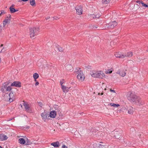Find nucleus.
I'll list each match as a JSON object with an SVG mask.
<instances>
[{"label":"nucleus","mask_w":148,"mask_h":148,"mask_svg":"<svg viewBox=\"0 0 148 148\" xmlns=\"http://www.w3.org/2000/svg\"><path fill=\"white\" fill-rule=\"evenodd\" d=\"M1 58H0V62H1Z\"/></svg>","instance_id":"nucleus-50"},{"label":"nucleus","mask_w":148,"mask_h":148,"mask_svg":"<svg viewBox=\"0 0 148 148\" xmlns=\"http://www.w3.org/2000/svg\"><path fill=\"white\" fill-rule=\"evenodd\" d=\"M141 3L142 5L143 6H145V7H147L148 6L147 5L145 4L142 1L141 2Z\"/></svg>","instance_id":"nucleus-33"},{"label":"nucleus","mask_w":148,"mask_h":148,"mask_svg":"<svg viewBox=\"0 0 148 148\" xmlns=\"http://www.w3.org/2000/svg\"><path fill=\"white\" fill-rule=\"evenodd\" d=\"M6 50V48L5 47H3V48L2 49L1 51L0 52V53H3Z\"/></svg>","instance_id":"nucleus-30"},{"label":"nucleus","mask_w":148,"mask_h":148,"mask_svg":"<svg viewBox=\"0 0 148 148\" xmlns=\"http://www.w3.org/2000/svg\"><path fill=\"white\" fill-rule=\"evenodd\" d=\"M55 109V110H53L50 112L49 114V117L54 118L56 116L57 112H58L59 114L61 113V109L58 106H56Z\"/></svg>","instance_id":"nucleus-2"},{"label":"nucleus","mask_w":148,"mask_h":148,"mask_svg":"<svg viewBox=\"0 0 148 148\" xmlns=\"http://www.w3.org/2000/svg\"><path fill=\"white\" fill-rule=\"evenodd\" d=\"M23 106H24L25 110L27 112H31L32 110L30 108L29 105L27 103L23 101Z\"/></svg>","instance_id":"nucleus-8"},{"label":"nucleus","mask_w":148,"mask_h":148,"mask_svg":"<svg viewBox=\"0 0 148 148\" xmlns=\"http://www.w3.org/2000/svg\"><path fill=\"white\" fill-rule=\"evenodd\" d=\"M30 4L32 6L36 5V3L35 0H30Z\"/></svg>","instance_id":"nucleus-23"},{"label":"nucleus","mask_w":148,"mask_h":148,"mask_svg":"<svg viewBox=\"0 0 148 148\" xmlns=\"http://www.w3.org/2000/svg\"><path fill=\"white\" fill-rule=\"evenodd\" d=\"M18 141L19 143L21 144H24L25 143V140L23 138H20L18 140Z\"/></svg>","instance_id":"nucleus-21"},{"label":"nucleus","mask_w":148,"mask_h":148,"mask_svg":"<svg viewBox=\"0 0 148 148\" xmlns=\"http://www.w3.org/2000/svg\"><path fill=\"white\" fill-rule=\"evenodd\" d=\"M114 55L116 58H118L122 59L124 58V54H122L121 52H116L115 53Z\"/></svg>","instance_id":"nucleus-11"},{"label":"nucleus","mask_w":148,"mask_h":148,"mask_svg":"<svg viewBox=\"0 0 148 148\" xmlns=\"http://www.w3.org/2000/svg\"><path fill=\"white\" fill-rule=\"evenodd\" d=\"M39 84V83L38 82H36L35 83V85L36 86H37Z\"/></svg>","instance_id":"nucleus-42"},{"label":"nucleus","mask_w":148,"mask_h":148,"mask_svg":"<svg viewBox=\"0 0 148 148\" xmlns=\"http://www.w3.org/2000/svg\"><path fill=\"white\" fill-rule=\"evenodd\" d=\"M61 87L63 91L64 92H68L70 88L66 87V86H62V87Z\"/></svg>","instance_id":"nucleus-17"},{"label":"nucleus","mask_w":148,"mask_h":148,"mask_svg":"<svg viewBox=\"0 0 148 148\" xmlns=\"http://www.w3.org/2000/svg\"><path fill=\"white\" fill-rule=\"evenodd\" d=\"M51 145L55 147H58L60 146V143L58 141H57L51 143Z\"/></svg>","instance_id":"nucleus-16"},{"label":"nucleus","mask_w":148,"mask_h":148,"mask_svg":"<svg viewBox=\"0 0 148 148\" xmlns=\"http://www.w3.org/2000/svg\"><path fill=\"white\" fill-rule=\"evenodd\" d=\"M77 77L79 81L81 82L83 81L85 79L84 75L83 72L81 71L79 72Z\"/></svg>","instance_id":"nucleus-7"},{"label":"nucleus","mask_w":148,"mask_h":148,"mask_svg":"<svg viewBox=\"0 0 148 148\" xmlns=\"http://www.w3.org/2000/svg\"><path fill=\"white\" fill-rule=\"evenodd\" d=\"M50 18V17H47V18H46V19L47 20H48V19H49Z\"/></svg>","instance_id":"nucleus-46"},{"label":"nucleus","mask_w":148,"mask_h":148,"mask_svg":"<svg viewBox=\"0 0 148 148\" xmlns=\"http://www.w3.org/2000/svg\"><path fill=\"white\" fill-rule=\"evenodd\" d=\"M39 76L38 74L36 73H35L33 74V77L34 79V81L35 82L36 81V79L38 78Z\"/></svg>","instance_id":"nucleus-22"},{"label":"nucleus","mask_w":148,"mask_h":148,"mask_svg":"<svg viewBox=\"0 0 148 148\" xmlns=\"http://www.w3.org/2000/svg\"><path fill=\"white\" fill-rule=\"evenodd\" d=\"M128 99L132 103L138 106L142 105L144 104L140 98L134 94L131 91L128 92L127 94Z\"/></svg>","instance_id":"nucleus-1"},{"label":"nucleus","mask_w":148,"mask_h":148,"mask_svg":"<svg viewBox=\"0 0 148 148\" xmlns=\"http://www.w3.org/2000/svg\"><path fill=\"white\" fill-rule=\"evenodd\" d=\"M110 1V0H102V3L103 5H106L109 3Z\"/></svg>","instance_id":"nucleus-24"},{"label":"nucleus","mask_w":148,"mask_h":148,"mask_svg":"<svg viewBox=\"0 0 148 148\" xmlns=\"http://www.w3.org/2000/svg\"><path fill=\"white\" fill-rule=\"evenodd\" d=\"M58 50L60 51H63V49L62 47L60 46H59L58 47Z\"/></svg>","instance_id":"nucleus-32"},{"label":"nucleus","mask_w":148,"mask_h":148,"mask_svg":"<svg viewBox=\"0 0 148 148\" xmlns=\"http://www.w3.org/2000/svg\"><path fill=\"white\" fill-rule=\"evenodd\" d=\"M77 13L79 15H81L82 14V7L80 5L77 6L76 8Z\"/></svg>","instance_id":"nucleus-9"},{"label":"nucleus","mask_w":148,"mask_h":148,"mask_svg":"<svg viewBox=\"0 0 148 148\" xmlns=\"http://www.w3.org/2000/svg\"><path fill=\"white\" fill-rule=\"evenodd\" d=\"M14 5H12L9 8L10 10L11 13H14L16 11H18V10H16L14 8H13Z\"/></svg>","instance_id":"nucleus-19"},{"label":"nucleus","mask_w":148,"mask_h":148,"mask_svg":"<svg viewBox=\"0 0 148 148\" xmlns=\"http://www.w3.org/2000/svg\"><path fill=\"white\" fill-rule=\"evenodd\" d=\"M60 83L61 86L62 87V86H64V85H62L63 83L62 82H60Z\"/></svg>","instance_id":"nucleus-44"},{"label":"nucleus","mask_w":148,"mask_h":148,"mask_svg":"<svg viewBox=\"0 0 148 148\" xmlns=\"http://www.w3.org/2000/svg\"><path fill=\"white\" fill-rule=\"evenodd\" d=\"M134 112V108L132 107H129L128 111V113L129 114H132Z\"/></svg>","instance_id":"nucleus-18"},{"label":"nucleus","mask_w":148,"mask_h":148,"mask_svg":"<svg viewBox=\"0 0 148 148\" xmlns=\"http://www.w3.org/2000/svg\"><path fill=\"white\" fill-rule=\"evenodd\" d=\"M21 0L23 1H28L29 0Z\"/></svg>","instance_id":"nucleus-47"},{"label":"nucleus","mask_w":148,"mask_h":148,"mask_svg":"<svg viewBox=\"0 0 148 148\" xmlns=\"http://www.w3.org/2000/svg\"><path fill=\"white\" fill-rule=\"evenodd\" d=\"M42 119L45 122L49 119V115L46 112L44 111L41 114Z\"/></svg>","instance_id":"nucleus-6"},{"label":"nucleus","mask_w":148,"mask_h":148,"mask_svg":"<svg viewBox=\"0 0 148 148\" xmlns=\"http://www.w3.org/2000/svg\"><path fill=\"white\" fill-rule=\"evenodd\" d=\"M91 75L93 77H97V71H93L91 72L90 73Z\"/></svg>","instance_id":"nucleus-20"},{"label":"nucleus","mask_w":148,"mask_h":148,"mask_svg":"<svg viewBox=\"0 0 148 148\" xmlns=\"http://www.w3.org/2000/svg\"><path fill=\"white\" fill-rule=\"evenodd\" d=\"M66 68L67 70H71L72 69V66L71 65H67L66 66Z\"/></svg>","instance_id":"nucleus-25"},{"label":"nucleus","mask_w":148,"mask_h":148,"mask_svg":"<svg viewBox=\"0 0 148 148\" xmlns=\"http://www.w3.org/2000/svg\"><path fill=\"white\" fill-rule=\"evenodd\" d=\"M57 18H58V17H56V18H55V19H56L57 20Z\"/></svg>","instance_id":"nucleus-51"},{"label":"nucleus","mask_w":148,"mask_h":148,"mask_svg":"<svg viewBox=\"0 0 148 148\" xmlns=\"http://www.w3.org/2000/svg\"><path fill=\"white\" fill-rule=\"evenodd\" d=\"M2 27L1 25L0 26V33H1L2 31Z\"/></svg>","instance_id":"nucleus-38"},{"label":"nucleus","mask_w":148,"mask_h":148,"mask_svg":"<svg viewBox=\"0 0 148 148\" xmlns=\"http://www.w3.org/2000/svg\"><path fill=\"white\" fill-rule=\"evenodd\" d=\"M38 28L33 27L30 29V37L34 38L35 36L37 35L39 31Z\"/></svg>","instance_id":"nucleus-3"},{"label":"nucleus","mask_w":148,"mask_h":148,"mask_svg":"<svg viewBox=\"0 0 148 148\" xmlns=\"http://www.w3.org/2000/svg\"><path fill=\"white\" fill-rule=\"evenodd\" d=\"M11 18V16L10 14H8L7 16V17L6 18H7V19H9V21H10V20Z\"/></svg>","instance_id":"nucleus-35"},{"label":"nucleus","mask_w":148,"mask_h":148,"mask_svg":"<svg viewBox=\"0 0 148 148\" xmlns=\"http://www.w3.org/2000/svg\"><path fill=\"white\" fill-rule=\"evenodd\" d=\"M11 86L20 87L21 86V83L18 82H14L11 84Z\"/></svg>","instance_id":"nucleus-13"},{"label":"nucleus","mask_w":148,"mask_h":148,"mask_svg":"<svg viewBox=\"0 0 148 148\" xmlns=\"http://www.w3.org/2000/svg\"><path fill=\"white\" fill-rule=\"evenodd\" d=\"M120 134L119 133V134H116V135L114 136L116 138H119L120 137Z\"/></svg>","instance_id":"nucleus-31"},{"label":"nucleus","mask_w":148,"mask_h":148,"mask_svg":"<svg viewBox=\"0 0 148 148\" xmlns=\"http://www.w3.org/2000/svg\"><path fill=\"white\" fill-rule=\"evenodd\" d=\"M38 103L39 106H40L41 107H42V106L43 104L42 102H38Z\"/></svg>","instance_id":"nucleus-37"},{"label":"nucleus","mask_w":148,"mask_h":148,"mask_svg":"<svg viewBox=\"0 0 148 148\" xmlns=\"http://www.w3.org/2000/svg\"><path fill=\"white\" fill-rule=\"evenodd\" d=\"M20 106H21V107H22V105H20Z\"/></svg>","instance_id":"nucleus-52"},{"label":"nucleus","mask_w":148,"mask_h":148,"mask_svg":"<svg viewBox=\"0 0 148 148\" xmlns=\"http://www.w3.org/2000/svg\"><path fill=\"white\" fill-rule=\"evenodd\" d=\"M8 138L7 136L3 134L0 135V139L1 140H5Z\"/></svg>","instance_id":"nucleus-15"},{"label":"nucleus","mask_w":148,"mask_h":148,"mask_svg":"<svg viewBox=\"0 0 148 148\" xmlns=\"http://www.w3.org/2000/svg\"><path fill=\"white\" fill-rule=\"evenodd\" d=\"M3 44H1L0 46V48L1 47H2L3 46Z\"/></svg>","instance_id":"nucleus-48"},{"label":"nucleus","mask_w":148,"mask_h":148,"mask_svg":"<svg viewBox=\"0 0 148 148\" xmlns=\"http://www.w3.org/2000/svg\"><path fill=\"white\" fill-rule=\"evenodd\" d=\"M133 55V53L131 51H129L125 53V54H124V58L125 57H130L132 56Z\"/></svg>","instance_id":"nucleus-14"},{"label":"nucleus","mask_w":148,"mask_h":148,"mask_svg":"<svg viewBox=\"0 0 148 148\" xmlns=\"http://www.w3.org/2000/svg\"><path fill=\"white\" fill-rule=\"evenodd\" d=\"M5 13V12H4L3 10H2L1 11V14H4Z\"/></svg>","instance_id":"nucleus-40"},{"label":"nucleus","mask_w":148,"mask_h":148,"mask_svg":"<svg viewBox=\"0 0 148 148\" xmlns=\"http://www.w3.org/2000/svg\"><path fill=\"white\" fill-rule=\"evenodd\" d=\"M62 148H68L67 147L64 145H63L62 146Z\"/></svg>","instance_id":"nucleus-41"},{"label":"nucleus","mask_w":148,"mask_h":148,"mask_svg":"<svg viewBox=\"0 0 148 148\" xmlns=\"http://www.w3.org/2000/svg\"><path fill=\"white\" fill-rule=\"evenodd\" d=\"M1 13H0V16L1 15Z\"/></svg>","instance_id":"nucleus-56"},{"label":"nucleus","mask_w":148,"mask_h":148,"mask_svg":"<svg viewBox=\"0 0 148 148\" xmlns=\"http://www.w3.org/2000/svg\"><path fill=\"white\" fill-rule=\"evenodd\" d=\"M97 78L102 79L105 77V75L104 74L102 71H97Z\"/></svg>","instance_id":"nucleus-10"},{"label":"nucleus","mask_w":148,"mask_h":148,"mask_svg":"<svg viewBox=\"0 0 148 148\" xmlns=\"http://www.w3.org/2000/svg\"><path fill=\"white\" fill-rule=\"evenodd\" d=\"M13 95V93L12 92H11L10 94H9V96L10 97L9 99V101H12V99H11V97H12Z\"/></svg>","instance_id":"nucleus-28"},{"label":"nucleus","mask_w":148,"mask_h":148,"mask_svg":"<svg viewBox=\"0 0 148 148\" xmlns=\"http://www.w3.org/2000/svg\"><path fill=\"white\" fill-rule=\"evenodd\" d=\"M141 1H137L136 2L137 3H141Z\"/></svg>","instance_id":"nucleus-45"},{"label":"nucleus","mask_w":148,"mask_h":148,"mask_svg":"<svg viewBox=\"0 0 148 148\" xmlns=\"http://www.w3.org/2000/svg\"><path fill=\"white\" fill-rule=\"evenodd\" d=\"M95 28H97V27H96Z\"/></svg>","instance_id":"nucleus-57"},{"label":"nucleus","mask_w":148,"mask_h":148,"mask_svg":"<svg viewBox=\"0 0 148 148\" xmlns=\"http://www.w3.org/2000/svg\"><path fill=\"white\" fill-rule=\"evenodd\" d=\"M8 82L4 83L1 87V90L3 92H6V91H10L12 89L11 86H8Z\"/></svg>","instance_id":"nucleus-4"},{"label":"nucleus","mask_w":148,"mask_h":148,"mask_svg":"<svg viewBox=\"0 0 148 148\" xmlns=\"http://www.w3.org/2000/svg\"><path fill=\"white\" fill-rule=\"evenodd\" d=\"M127 108L125 107H123L122 109H121V110H126L127 109Z\"/></svg>","instance_id":"nucleus-43"},{"label":"nucleus","mask_w":148,"mask_h":148,"mask_svg":"<svg viewBox=\"0 0 148 148\" xmlns=\"http://www.w3.org/2000/svg\"><path fill=\"white\" fill-rule=\"evenodd\" d=\"M117 23L115 21L112 22L109 24L106 25L105 26L102 27V29H106L107 28L113 29L114 27L117 25Z\"/></svg>","instance_id":"nucleus-5"},{"label":"nucleus","mask_w":148,"mask_h":148,"mask_svg":"<svg viewBox=\"0 0 148 148\" xmlns=\"http://www.w3.org/2000/svg\"><path fill=\"white\" fill-rule=\"evenodd\" d=\"M98 95H100V93H98Z\"/></svg>","instance_id":"nucleus-54"},{"label":"nucleus","mask_w":148,"mask_h":148,"mask_svg":"<svg viewBox=\"0 0 148 148\" xmlns=\"http://www.w3.org/2000/svg\"><path fill=\"white\" fill-rule=\"evenodd\" d=\"M147 52H148V49L147 50Z\"/></svg>","instance_id":"nucleus-55"},{"label":"nucleus","mask_w":148,"mask_h":148,"mask_svg":"<svg viewBox=\"0 0 148 148\" xmlns=\"http://www.w3.org/2000/svg\"><path fill=\"white\" fill-rule=\"evenodd\" d=\"M117 74H119L122 77H124L126 75V73L123 70H119L116 72Z\"/></svg>","instance_id":"nucleus-12"},{"label":"nucleus","mask_w":148,"mask_h":148,"mask_svg":"<svg viewBox=\"0 0 148 148\" xmlns=\"http://www.w3.org/2000/svg\"><path fill=\"white\" fill-rule=\"evenodd\" d=\"M0 148H3L2 147L0 146Z\"/></svg>","instance_id":"nucleus-53"},{"label":"nucleus","mask_w":148,"mask_h":148,"mask_svg":"<svg viewBox=\"0 0 148 148\" xmlns=\"http://www.w3.org/2000/svg\"><path fill=\"white\" fill-rule=\"evenodd\" d=\"M113 70H111V69L108 70L106 71V73H111L112 72Z\"/></svg>","instance_id":"nucleus-29"},{"label":"nucleus","mask_w":148,"mask_h":148,"mask_svg":"<svg viewBox=\"0 0 148 148\" xmlns=\"http://www.w3.org/2000/svg\"><path fill=\"white\" fill-rule=\"evenodd\" d=\"M110 92H113V93H115V91L114 90H112V89H110Z\"/></svg>","instance_id":"nucleus-39"},{"label":"nucleus","mask_w":148,"mask_h":148,"mask_svg":"<svg viewBox=\"0 0 148 148\" xmlns=\"http://www.w3.org/2000/svg\"><path fill=\"white\" fill-rule=\"evenodd\" d=\"M9 19H7L6 18L3 22V27L5 26V25H6V24L8 22H9Z\"/></svg>","instance_id":"nucleus-26"},{"label":"nucleus","mask_w":148,"mask_h":148,"mask_svg":"<svg viewBox=\"0 0 148 148\" xmlns=\"http://www.w3.org/2000/svg\"><path fill=\"white\" fill-rule=\"evenodd\" d=\"M101 15L100 14H97V15H95V18H98L100 17Z\"/></svg>","instance_id":"nucleus-36"},{"label":"nucleus","mask_w":148,"mask_h":148,"mask_svg":"<svg viewBox=\"0 0 148 148\" xmlns=\"http://www.w3.org/2000/svg\"><path fill=\"white\" fill-rule=\"evenodd\" d=\"M110 105L114 107H118L120 106V105L119 104H116L114 103H111L110 104Z\"/></svg>","instance_id":"nucleus-27"},{"label":"nucleus","mask_w":148,"mask_h":148,"mask_svg":"<svg viewBox=\"0 0 148 148\" xmlns=\"http://www.w3.org/2000/svg\"><path fill=\"white\" fill-rule=\"evenodd\" d=\"M103 94V92H102V93H101V95H102Z\"/></svg>","instance_id":"nucleus-49"},{"label":"nucleus","mask_w":148,"mask_h":148,"mask_svg":"<svg viewBox=\"0 0 148 148\" xmlns=\"http://www.w3.org/2000/svg\"><path fill=\"white\" fill-rule=\"evenodd\" d=\"M95 16V15L94 14H91L90 15V16L91 18H96Z\"/></svg>","instance_id":"nucleus-34"}]
</instances>
